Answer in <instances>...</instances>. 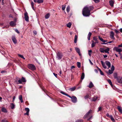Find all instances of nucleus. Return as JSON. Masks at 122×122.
<instances>
[{
	"instance_id": "nucleus-24",
	"label": "nucleus",
	"mask_w": 122,
	"mask_h": 122,
	"mask_svg": "<svg viewBox=\"0 0 122 122\" xmlns=\"http://www.w3.org/2000/svg\"><path fill=\"white\" fill-rule=\"evenodd\" d=\"M61 93H62V94L66 96H67L68 97H71V96H70V95H68V94H67L66 93H65L64 92H63V91H62V92H61Z\"/></svg>"
},
{
	"instance_id": "nucleus-14",
	"label": "nucleus",
	"mask_w": 122,
	"mask_h": 122,
	"mask_svg": "<svg viewBox=\"0 0 122 122\" xmlns=\"http://www.w3.org/2000/svg\"><path fill=\"white\" fill-rule=\"evenodd\" d=\"M117 108L119 112L121 113H122V107L120 106H118L117 107Z\"/></svg>"
},
{
	"instance_id": "nucleus-20",
	"label": "nucleus",
	"mask_w": 122,
	"mask_h": 122,
	"mask_svg": "<svg viewBox=\"0 0 122 122\" xmlns=\"http://www.w3.org/2000/svg\"><path fill=\"white\" fill-rule=\"evenodd\" d=\"M101 62L103 67L105 69H106L107 67L105 65V63L102 61H101Z\"/></svg>"
},
{
	"instance_id": "nucleus-11",
	"label": "nucleus",
	"mask_w": 122,
	"mask_h": 122,
	"mask_svg": "<svg viewBox=\"0 0 122 122\" xmlns=\"http://www.w3.org/2000/svg\"><path fill=\"white\" fill-rule=\"evenodd\" d=\"M25 110L26 111V113H25L24 114V115H29V112L30 111V110L28 108H25Z\"/></svg>"
},
{
	"instance_id": "nucleus-48",
	"label": "nucleus",
	"mask_w": 122,
	"mask_h": 122,
	"mask_svg": "<svg viewBox=\"0 0 122 122\" xmlns=\"http://www.w3.org/2000/svg\"><path fill=\"white\" fill-rule=\"evenodd\" d=\"M114 70V67L113 65H112V67L111 68V70H112L113 71Z\"/></svg>"
},
{
	"instance_id": "nucleus-15",
	"label": "nucleus",
	"mask_w": 122,
	"mask_h": 122,
	"mask_svg": "<svg viewBox=\"0 0 122 122\" xmlns=\"http://www.w3.org/2000/svg\"><path fill=\"white\" fill-rule=\"evenodd\" d=\"M75 49L76 52L79 54V56H80L81 55V54L80 53V50L77 47H76Z\"/></svg>"
},
{
	"instance_id": "nucleus-32",
	"label": "nucleus",
	"mask_w": 122,
	"mask_h": 122,
	"mask_svg": "<svg viewBox=\"0 0 122 122\" xmlns=\"http://www.w3.org/2000/svg\"><path fill=\"white\" fill-rule=\"evenodd\" d=\"M85 77V74L84 73V72H82V73L81 77V80L83 79Z\"/></svg>"
},
{
	"instance_id": "nucleus-54",
	"label": "nucleus",
	"mask_w": 122,
	"mask_h": 122,
	"mask_svg": "<svg viewBox=\"0 0 122 122\" xmlns=\"http://www.w3.org/2000/svg\"><path fill=\"white\" fill-rule=\"evenodd\" d=\"M106 116H107L108 117H109V118H110V115H109V114L108 113H107V114H106Z\"/></svg>"
},
{
	"instance_id": "nucleus-62",
	"label": "nucleus",
	"mask_w": 122,
	"mask_h": 122,
	"mask_svg": "<svg viewBox=\"0 0 122 122\" xmlns=\"http://www.w3.org/2000/svg\"><path fill=\"white\" fill-rule=\"evenodd\" d=\"M89 61H90V64L92 65H93V64L92 63V61H91L90 60H89Z\"/></svg>"
},
{
	"instance_id": "nucleus-40",
	"label": "nucleus",
	"mask_w": 122,
	"mask_h": 122,
	"mask_svg": "<svg viewBox=\"0 0 122 122\" xmlns=\"http://www.w3.org/2000/svg\"><path fill=\"white\" fill-rule=\"evenodd\" d=\"M98 68L99 69V71L100 74L101 75H104V74L103 73V72L102 71H101V70L98 67Z\"/></svg>"
},
{
	"instance_id": "nucleus-1",
	"label": "nucleus",
	"mask_w": 122,
	"mask_h": 122,
	"mask_svg": "<svg viewBox=\"0 0 122 122\" xmlns=\"http://www.w3.org/2000/svg\"><path fill=\"white\" fill-rule=\"evenodd\" d=\"M93 9V7L92 6L85 7L82 10L83 15L86 17L89 16L90 15L91 10H92Z\"/></svg>"
},
{
	"instance_id": "nucleus-49",
	"label": "nucleus",
	"mask_w": 122,
	"mask_h": 122,
	"mask_svg": "<svg viewBox=\"0 0 122 122\" xmlns=\"http://www.w3.org/2000/svg\"><path fill=\"white\" fill-rule=\"evenodd\" d=\"M102 109V108L101 107H99L98 108V110L97 111L98 112L99 111H101Z\"/></svg>"
},
{
	"instance_id": "nucleus-57",
	"label": "nucleus",
	"mask_w": 122,
	"mask_h": 122,
	"mask_svg": "<svg viewBox=\"0 0 122 122\" xmlns=\"http://www.w3.org/2000/svg\"><path fill=\"white\" fill-rule=\"evenodd\" d=\"M94 43L96 44V43H99V41L97 40L95 41V42H94Z\"/></svg>"
},
{
	"instance_id": "nucleus-38",
	"label": "nucleus",
	"mask_w": 122,
	"mask_h": 122,
	"mask_svg": "<svg viewBox=\"0 0 122 122\" xmlns=\"http://www.w3.org/2000/svg\"><path fill=\"white\" fill-rule=\"evenodd\" d=\"M71 25V23L69 22L67 24V27L70 28Z\"/></svg>"
},
{
	"instance_id": "nucleus-12",
	"label": "nucleus",
	"mask_w": 122,
	"mask_h": 122,
	"mask_svg": "<svg viewBox=\"0 0 122 122\" xmlns=\"http://www.w3.org/2000/svg\"><path fill=\"white\" fill-rule=\"evenodd\" d=\"M114 34L113 32L112 31L110 32V37L112 38V39L114 40L115 38L114 37Z\"/></svg>"
},
{
	"instance_id": "nucleus-44",
	"label": "nucleus",
	"mask_w": 122,
	"mask_h": 122,
	"mask_svg": "<svg viewBox=\"0 0 122 122\" xmlns=\"http://www.w3.org/2000/svg\"><path fill=\"white\" fill-rule=\"evenodd\" d=\"M112 42L113 41H109V42H107V43H101V44H102V45H103V44H106L107 43H112Z\"/></svg>"
},
{
	"instance_id": "nucleus-26",
	"label": "nucleus",
	"mask_w": 122,
	"mask_h": 122,
	"mask_svg": "<svg viewBox=\"0 0 122 122\" xmlns=\"http://www.w3.org/2000/svg\"><path fill=\"white\" fill-rule=\"evenodd\" d=\"M19 99L21 103H22L23 102V101L22 99V95H20L19 96Z\"/></svg>"
},
{
	"instance_id": "nucleus-64",
	"label": "nucleus",
	"mask_w": 122,
	"mask_h": 122,
	"mask_svg": "<svg viewBox=\"0 0 122 122\" xmlns=\"http://www.w3.org/2000/svg\"><path fill=\"white\" fill-rule=\"evenodd\" d=\"M33 33L35 35H36L37 34V32L36 31H33Z\"/></svg>"
},
{
	"instance_id": "nucleus-4",
	"label": "nucleus",
	"mask_w": 122,
	"mask_h": 122,
	"mask_svg": "<svg viewBox=\"0 0 122 122\" xmlns=\"http://www.w3.org/2000/svg\"><path fill=\"white\" fill-rule=\"evenodd\" d=\"M28 67L29 68L32 70H34L36 69L35 66L32 64H29L28 65Z\"/></svg>"
},
{
	"instance_id": "nucleus-45",
	"label": "nucleus",
	"mask_w": 122,
	"mask_h": 122,
	"mask_svg": "<svg viewBox=\"0 0 122 122\" xmlns=\"http://www.w3.org/2000/svg\"><path fill=\"white\" fill-rule=\"evenodd\" d=\"M83 120L82 119L78 120L76 121V122H83Z\"/></svg>"
},
{
	"instance_id": "nucleus-34",
	"label": "nucleus",
	"mask_w": 122,
	"mask_h": 122,
	"mask_svg": "<svg viewBox=\"0 0 122 122\" xmlns=\"http://www.w3.org/2000/svg\"><path fill=\"white\" fill-rule=\"evenodd\" d=\"M117 74L116 73H115L114 74V78L117 80L118 78V77H117Z\"/></svg>"
},
{
	"instance_id": "nucleus-30",
	"label": "nucleus",
	"mask_w": 122,
	"mask_h": 122,
	"mask_svg": "<svg viewBox=\"0 0 122 122\" xmlns=\"http://www.w3.org/2000/svg\"><path fill=\"white\" fill-rule=\"evenodd\" d=\"M31 5L32 8L34 10H35L34 8V3L32 1L31 3Z\"/></svg>"
},
{
	"instance_id": "nucleus-39",
	"label": "nucleus",
	"mask_w": 122,
	"mask_h": 122,
	"mask_svg": "<svg viewBox=\"0 0 122 122\" xmlns=\"http://www.w3.org/2000/svg\"><path fill=\"white\" fill-rule=\"evenodd\" d=\"M113 71H112L111 70H109L108 71V75H110V74H111L113 73Z\"/></svg>"
},
{
	"instance_id": "nucleus-16",
	"label": "nucleus",
	"mask_w": 122,
	"mask_h": 122,
	"mask_svg": "<svg viewBox=\"0 0 122 122\" xmlns=\"http://www.w3.org/2000/svg\"><path fill=\"white\" fill-rule=\"evenodd\" d=\"M92 112V110H90L89 111H88L86 114L84 116V118H86L87 116H88L89 114Z\"/></svg>"
},
{
	"instance_id": "nucleus-59",
	"label": "nucleus",
	"mask_w": 122,
	"mask_h": 122,
	"mask_svg": "<svg viewBox=\"0 0 122 122\" xmlns=\"http://www.w3.org/2000/svg\"><path fill=\"white\" fill-rule=\"evenodd\" d=\"M103 56L105 58L107 57V55H103Z\"/></svg>"
},
{
	"instance_id": "nucleus-27",
	"label": "nucleus",
	"mask_w": 122,
	"mask_h": 122,
	"mask_svg": "<svg viewBox=\"0 0 122 122\" xmlns=\"http://www.w3.org/2000/svg\"><path fill=\"white\" fill-rule=\"evenodd\" d=\"M107 81L109 84L111 85V86L112 87L113 86L112 84L111 80L110 79H108L107 80Z\"/></svg>"
},
{
	"instance_id": "nucleus-56",
	"label": "nucleus",
	"mask_w": 122,
	"mask_h": 122,
	"mask_svg": "<svg viewBox=\"0 0 122 122\" xmlns=\"http://www.w3.org/2000/svg\"><path fill=\"white\" fill-rule=\"evenodd\" d=\"M75 66H72L71 67V69H72L75 68Z\"/></svg>"
},
{
	"instance_id": "nucleus-47",
	"label": "nucleus",
	"mask_w": 122,
	"mask_h": 122,
	"mask_svg": "<svg viewBox=\"0 0 122 122\" xmlns=\"http://www.w3.org/2000/svg\"><path fill=\"white\" fill-rule=\"evenodd\" d=\"M89 97V95H87L84 97V98L85 99H87Z\"/></svg>"
},
{
	"instance_id": "nucleus-29",
	"label": "nucleus",
	"mask_w": 122,
	"mask_h": 122,
	"mask_svg": "<svg viewBox=\"0 0 122 122\" xmlns=\"http://www.w3.org/2000/svg\"><path fill=\"white\" fill-rule=\"evenodd\" d=\"M110 118L113 122H115V121L112 115H110Z\"/></svg>"
},
{
	"instance_id": "nucleus-10",
	"label": "nucleus",
	"mask_w": 122,
	"mask_h": 122,
	"mask_svg": "<svg viewBox=\"0 0 122 122\" xmlns=\"http://www.w3.org/2000/svg\"><path fill=\"white\" fill-rule=\"evenodd\" d=\"M10 26L12 27L15 26L16 25V24L15 22H14L13 21H10Z\"/></svg>"
},
{
	"instance_id": "nucleus-33",
	"label": "nucleus",
	"mask_w": 122,
	"mask_h": 122,
	"mask_svg": "<svg viewBox=\"0 0 122 122\" xmlns=\"http://www.w3.org/2000/svg\"><path fill=\"white\" fill-rule=\"evenodd\" d=\"M50 15L49 13H48L46 14L45 16V18L46 19H47L49 17Z\"/></svg>"
},
{
	"instance_id": "nucleus-31",
	"label": "nucleus",
	"mask_w": 122,
	"mask_h": 122,
	"mask_svg": "<svg viewBox=\"0 0 122 122\" xmlns=\"http://www.w3.org/2000/svg\"><path fill=\"white\" fill-rule=\"evenodd\" d=\"M10 107L11 109H13L15 107V105L13 103H11L10 104Z\"/></svg>"
},
{
	"instance_id": "nucleus-8",
	"label": "nucleus",
	"mask_w": 122,
	"mask_h": 122,
	"mask_svg": "<svg viewBox=\"0 0 122 122\" xmlns=\"http://www.w3.org/2000/svg\"><path fill=\"white\" fill-rule=\"evenodd\" d=\"M25 20L27 22H28L29 20V17L28 16V14L27 12H25L24 14Z\"/></svg>"
},
{
	"instance_id": "nucleus-21",
	"label": "nucleus",
	"mask_w": 122,
	"mask_h": 122,
	"mask_svg": "<svg viewBox=\"0 0 122 122\" xmlns=\"http://www.w3.org/2000/svg\"><path fill=\"white\" fill-rule=\"evenodd\" d=\"M93 85L92 82H90L89 85L87 86L89 88H91L93 86Z\"/></svg>"
},
{
	"instance_id": "nucleus-2",
	"label": "nucleus",
	"mask_w": 122,
	"mask_h": 122,
	"mask_svg": "<svg viewBox=\"0 0 122 122\" xmlns=\"http://www.w3.org/2000/svg\"><path fill=\"white\" fill-rule=\"evenodd\" d=\"M99 51L102 53H109V51L110 50V49L109 48H107V49H105L104 48H101L99 49Z\"/></svg>"
},
{
	"instance_id": "nucleus-61",
	"label": "nucleus",
	"mask_w": 122,
	"mask_h": 122,
	"mask_svg": "<svg viewBox=\"0 0 122 122\" xmlns=\"http://www.w3.org/2000/svg\"><path fill=\"white\" fill-rule=\"evenodd\" d=\"M118 47H122V43L121 44L119 45L118 46Z\"/></svg>"
},
{
	"instance_id": "nucleus-5",
	"label": "nucleus",
	"mask_w": 122,
	"mask_h": 122,
	"mask_svg": "<svg viewBox=\"0 0 122 122\" xmlns=\"http://www.w3.org/2000/svg\"><path fill=\"white\" fill-rule=\"evenodd\" d=\"M113 50L117 52H120L122 51V49L118 47H114Z\"/></svg>"
},
{
	"instance_id": "nucleus-9",
	"label": "nucleus",
	"mask_w": 122,
	"mask_h": 122,
	"mask_svg": "<svg viewBox=\"0 0 122 122\" xmlns=\"http://www.w3.org/2000/svg\"><path fill=\"white\" fill-rule=\"evenodd\" d=\"M117 82L120 83L122 84V77L118 76V78L117 80Z\"/></svg>"
},
{
	"instance_id": "nucleus-53",
	"label": "nucleus",
	"mask_w": 122,
	"mask_h": 122,
	"mask_svg": "<svg viewBox=\"0 0 122 122\" xmlns=\"http://www.w3.org/2000/svg\"><path fill=\"white\" fill-rule=\"evenodd\" d=\"M18 55L21 58H22L23 57V56L22 55H21L20 54H18Z\"/></svg>"
},
{
	"instance_id": "nucleus-13",
	"label": "nucleus",
	"mask_w": 122,
	"mask_h": 122,
	"mask_svg": "<svg viewBox=\"0 0 122 122\" xmlns=\"http://www.w3.org/2000/svg\"><path fill=\"white\" fill-rule=\"evenodd\" d=\"M98 38L100 41L103 42V43H106L105 42L107 41V40H104L100 36H98Z\"/></svg>"
},
{
	"instance_id": "nucleus-63",
	"label": "nucleus",
	"mask_w": 122,
	"mask_h": 122,
	"mask_svg": "<svg viewBox=\"0 0 122 122\" xmlns=\"http://www.w3.org/2000/svg\"><path fill=\"white\" fill-rule=\"evenodd\" d=\"M88 53H91L92 52V51L91 50H89L88 51Z\"/></svg>"
},
{
	"instance_id": "nucleus-25",
	"label": "nucleus",
	"mask_w": 122,
	"mask_h": 122,
	"mask_svg": "<svg viewBox=\"0 0 122 122\" xmlns=\"http://www.w3.org/2000/svg\"><path fill=\"white\" fill-rule=\"evenodd\" d=\"M92 35V33L89 32L87 36V39L89 40H90V37Z\"/></svg>"
},
{
	"instance_id": "nucleus-51",
	"label": "nucleus",
	"mask_w": 122,
	"mask_h": 122,
	"mask_svg": "<svg viewBox=\"0 0 122 122\" xmlns=\"http://www.w3.org/2000/svg\"><path fill=\"white\" fill-rule=\"evenodd\" d=\"M2 122H9L7 120L5 119H3L2 120Z\"/></svg>"
},
{
	"instance_id": "nucleus-58",
	"label": "nucleus",
	"mask_w": 122,
	"mask_h": 122,
	"mask_svg": "<svg viewBox=\"0 0 122 122\" xmlns=\"http://www.w3.org/2000/svg\"><path fill=\"white\" fill-rule=\"evenodd\" d=\"M14 22H15V23H16V20H16V18H14Z\"/></svg>"
},
{
	"instance_id": "nucleus-43",
	"label": "nucleus",
	"mask_w": 122,
	"mask_h": 122,
	"mask_svg": "<svg viewBox=\"0 0 122 122\" xmlns=\"http://www.w3.org/2000/svg\"><path fill=\"white\" fill-rule=\"evenodd\" d=\"M98 36H94L93 37V39L95 41H96L97 40V37H98Z\"/></svg>"
},
{
	"instance_id": "nucleus-60",
	"label": "nucleus",
	"mask_w": 122,
	"mask_h": 122,
	"mask_svg": "<svg viewBox=\"0 0 122 122\" xmlns=\"http://www.w3.org/2000/svg\"><path fill=\"white\" fill-rule=\"evenodd\" d=\"M53 74L55 76L57 77V74H55L54 73Z\"/></svg>"
},
{
	"instance_id": "nucleus-50",
	"label": "nucleus",
	"mask_w": 122,
	"mask_h": 122,
	"mask_svg": "<svg viewBox=\"0 0 122 122\" xmlns=\"http://www.w3.org/2000/svg\"><path fill=\"white\" fill-rule=\"evenodd\" d=\"M115 32L117 34H118L119 33V31L116 29H115Z\"/></svg>"
},
{
	"instance_id": "nucleus-23",
	"label": "nucleus",
	"mask_w": 122,
	"mask_h": 122,
	"mask_svg": "<svg viewBox=\"0 0 122 122\" xmlns=\"http://www.w3.org/2000/svg\"><path fill=\"white\" fill-rule=\"evenodd\" d=\"M97 97L94 96L92 98V101L93 102H95L96 101V100L97 99Z\"/></svg>"
},
{
	"instance_id": "nucleus-52",
	"label": "nucleus",
	"mask_w": 122,
	"mask_h": 122,
	"mask_svg": "<svg viewBox=\"0 0 122 122\" xmlns=\"http://www.w3.org/2000/svg\"><path fill=\"white\" fill-rule=\"evenodd\" d=\"M96 3H97L99 2V0H93Z\"/></svg>"
},
{
	"instance_id": "nucleus-3",
	"label": "nucleus",
	"mask_w": 122,
	"mask_h": 122,
	"mask_svg": "<svg viewBox=\"0 0 122 122\" xmlns=\"http://www.w3.org/2000/svg\"><path fill=\"white\" fill-rule=\"evenodd\" d=\"M56 58L58 60H61L63 56L62 53L60 52H58L56 53Z\"/></svg>"
},
{
	"instance_id": "nucleus-35",
	"label": "nucleus",
	"mask_w": 122,
	"mask_h": 122,
	"mask_svg": "<svg viewBox=\"0 0 122 122\" xmlns=\"http://www.w3.org/2000/svg\"><path fill=\"white\" fill-rule=\"evenodd\" d=\"M77 37L76 35L75 36L74 38V42L75 43H76L77 42Z\"/></svg>"
},
{
	"instance_id": "nucleus-7",
	"label": "nucleus",
	"mask_w": 122,
	"mask_h": 122,
	"mask_svg": "<svg viewBox=\"0 0 122 122\" xmlns=\"http://www.w3.org/2000/svg\"><path fill=\"white\" fill-rule=\"evenodd\" d=\"M69 98L71 99V100L72 102L74 103H75L77 102V99L76 97L75 96H72V97L71 96Z\"/></svg>"
},
{
	"instance_id": "nucleus-28",
	"label": "nucleus",
	"mask_w": 122,
	"mask_h": 122,
	"mask_svg": "<svg viewBox=\"0 0 122 122\" xmlns=\"http://www.w3.org/2000/svg\"><path fill=\"white\" fill-rule=\"evenodd\" d=\"M110 5L112 7L113 6L114 2L112 0H110L109 1Z\"/></svg>"
},
{
	"instance_id": "nucleus-17",
	"label": "nucleus",
	"mask_w": 122,
	"mask_h": 122,
	"mask_svg": "<svg viewBox=\"0 0 122 122\" xmlns=\"http://www.w3.org/2000/svg\"><path fill=\"white\" fill-rule=\"evenodd\" d=\"M12 40L13 41V42L14 44H16L17 42V40L15 38V36H13L12 37Z\"/></svg>"
},
{
	"instance_id": "nucleus-18",
	"label": "nucleus",
	"mask_w": 122,
	"mask_h": 122,
	"mask_svg": "<svg viewBox=\"0 0 122 122\" xmlns=\"http://www.w3.org/2000/svg\"><path fill=\"white\" fill-rule=\"evenodd\" d=\"M105 63L108 66V69H109L111 66V64L110 62L108 61H105Z\"/></svg>"
},
{
	"instance_id": "nucleus-22",
	"label": "nucleus",
	"mask_w": 122,
	"mask_h": 122,
	"mask_svg": "<svg viewBox=\"0 0 122 122\" xmlns=\"http://www.w3.org/2000/svg\"><path fill=\"white\" fill-rule=\"evenodd\" d=\"M92 42L91 47L93 48L95 46L96 44L94 43V41L93 40L92 41Z\"/></svg>"
},
{
	"instance_id": "nucleus-19",
	"label": "nucleus",
	"mask_w": 122,
	"mask_h": 122,
	"mask_svg": "<svg viewBox=\"0 0 122 122\" xmlns=\"http://www.w3.org/2000/svg\"><path fill=\"white\" fill-rule=\"evenodd\" d=\"M1 111L4 113H7L8 112V111L7 109L5 108V107H3L2 108H1Z\"/></svg>"
},
{
	"instance_id": "nucleus-6",
	"label": "nucleus",
	"mask_w": 122,
	"mask_h": 122,
	"mask_svg": "<svg viewBox=\"0 0 122 122\" xmlns=\"http://www.w3.org/2000/svg\"><path fill=\"white\" fill-rule=\"evenodd\" d=\"M26 81V80L25 78L23 77H22L21 79H19L18 81V82H19V83H17V84H22V82H25Z\"/></svg>"
},
{
	"instance_id": "nucleus-55",
	"label": "nucleus",
	"mask_w": 122,
	"mask_h": 122,
	"mask_svg": "<svg viewBox=\"0 0 122 122\" xmlns=\"http://www.w3.org/2000/svg\"><path fill=\"white\" fill-rule=\"evenodd\" d=\"M15 31L18 33H19V31L17 29H15Z\"/></svg>"
},
{
	"instance_id": "nucleus-36",
	"label": "nucleus",
	"mask_w": 122,
	"mask_h": 122,
	"mask_svg": "<svg viewBox=\"0 0 122 122\" xmlns=\"http://www.w3.org/2000/svg\"><path fill=\"white\" fill-rule=\"evenodd\" d=\"M76 88V87L74 86L73 87L70 88L69 89V90H71V91H74L75 90Z\"/></svg>"
},
{
	"instance_id": "nucleus-42",
	"label": "nucleus",
	"mask_w": 122,
	"mask_h": 122,
	"mask_svg": "<svg viewBox=\"0 0 122 122\" xmlns=\"http://www.w3.org/2000/svg\"><path fill=\"white\" fill-rule=\"evenodd\" d=\"M70 10V6H68L66 8V10L68 12Z\"/></svg>"
},
{
	"instance_id": "nucleus-46",
	"label": "nucleus",
	"mask_w": 122,
	"mask_h": 122,
	"mask_svg": "<svg viewBox=\"0 0 122 122\" xmlns=\"http://www.w3.org/2000/svg\"><path fill=\"white\" fill-rule=\"evenodd\" d=\"M66 8V5L64 6L63 5H62V10H64Z\"/></svg>"
},
{
	"instance_id": "nucleus-37",
	"label": "nucleus",
	"mask_w": 122,
	"mask_h": 122,
	"mask_svg": "<svg viewBox=\"0 0 122 122\" xmlns=\"http://www.w3.org/2000/svg\"><path fill=\"white\" fill-rule=\"evenodd\" d=\"M43 0H38L37 3L38 4H40L43 3Z\"/></svg>"
},
{
	"instance_id": "nucleus-41",
	"label": "nucleus",
	"mask_w": 122,
	"mask_h": 122,
	"mask_svg": "<svg viewBox=\"0 0 122 122\" xmlns=\"http://www.w3.org/2000/svg\"><path fill=\"white\" fill-rule=\"evenodd\" d=\"M77 66L79 68H80L81 67V63L80 62H77Z\"/></svg>"
}]
</instances>
